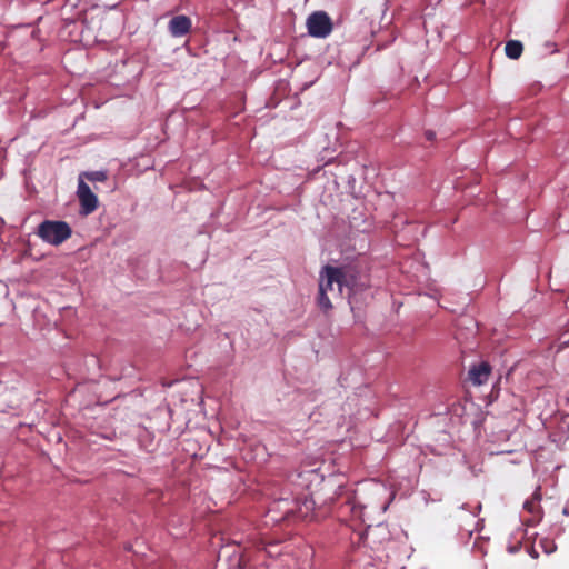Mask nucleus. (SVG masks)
<instances>
[{
	"label": "nucleus",
	"instance_id": "obj_1",
	"mask_svg": "<svg viewBox=\"0 0 569 569\" xmlns=\"http://www.w3.org/2000/svg\"><path fill=\"white\" fill-rule=\"evenodd\" d=\"M387 495L386 486L380 482L370 481L361 483L352 497L347 499L346 507L353 518L365 523L367 520H373L376 513L382 515L387 511L393 493L389 495L388 500L381 501V498Z\"/></svg>",
	"mask_w": 569,
	"mask_h": 569
},
{
	"label": "nucleus",
	"instance_id": "obj_2",
	"mask_svg": "<svg viewBox=\"0 0 569 569\" xmlns=\"http://www.w3.org/2000/svg\"><path fill=\"white\" fill-rule=\"evenodd\" d=\"M353 272L346 268L326 266L320 272L318 303L322 310L332 308L331 299L341 298L343 288L350 292L355 286Z\"/></svg>",
	"mask_w": 569,
	"mask_h": 569
},
{
	"label": "nucleus",
	"instance_id": "obj_3",
	"mask_svg": "<svg viewBox=\"0 0 569 569\" xmlns=\"http://www.w3.org/2000/svg\"><path fill=\"white\" fill-rule=\"evenodd\" d=\"M38 234L43 241L58 246L71 236V229L63 221L47 220L39 226Z\"/></svg>",
	"mask_w": 569,
	"mask_h": 569
},
{
	"label": "nucleus",
	"instance_id": "obj_4",
	"mask_svg": "<svg viewBox=\"0 0 569 569\" xmlns=\"http://www.w3.org/2000/svg\"><path fill=\"white\" fill-rule=\"evenodd\" d=\"M307 28L310 36L326 38L332 31L330 17L323 11H317L307 19Z\"/></svg>",
	"mask_w": 569,
	"mask_h": 569
},
{
	"label": "nucleus",
	"instance_id": "obj_5",
	"mask_svg": "<svg viewBox=\"0 0 569 569\" xmlns=\"http://www.w3.org/2000/svg\"><path fill=\"white\" fill-rule=\"evenodd\" d=\"M77 196L82 207L84 214L92 213L98 207V198L91 191L90 187L84 182L82 176H79Z\"/></svg>",
	"mask_w": 569,
	"mask_h": 569
},
{
	"label": "nucleus",
	"instance_id": "obj_6",
	"mask_svg": "<svg viewBox=\"0 0 569 569\" xmlns=\"http://www.w3.org/2000/svg\"><path fill=\"white\" fill-rule=\"evenodd\" d=\"M191 20L187 16H176L169 22V31L173 37H182L189 32Z\"/></svg>",
	"mask_w": 569,
	"mask_h": 569
},
{
	"label": "nucleus",
	"instance_id": "obj_7",
	"mask_svg": "<svg viewBox=\"0 0 569 569\" xmlns=\"http://www.w3.org/2000/svg\"><path fill=\"white\" fill-rule=\"evenodd\" d=\"M491 372V367L487 362H481L478 366H473L469 370V378L475 385H482L485 383Z\"/></svg>",
	"mask_w": 569,
	"mask_h": 569
},
{
	"label": "nucleus",
	"instance_id": "obj_8",
	"mask_svg": "<svg viewBox=\"0 0 569 569\" xmlns=\"http://www.w3.org/2000/svg\"><path fill=\"white\" fill-rule=\"evenodd\" d=\"M522 50V43L516 40L508 41L505 48L506 54L510 59H518L521 56Z\"/></svg>",
	"mask_w": 569,
	"mask_h": 569
},
{
	"label": "nucleus",
	"instance_id": "obj_9",
	"mask_svg": "<svg viewBox=\"0 0 569 569\" xmlns=\"http://www.w3.org/2000/svg\"><path fill=\"white\" fill-rule=\"evenodd\" d=\"M540 499H541V496H540L539 489H537V491L532 496V499L531 500H527L523 503V508L526 510H528L532 515H538L539 513V505H538V502L540 501Z\"/></svg>",
	"mask_w": 569,
	"mask_h": 569
},
{
	"label": "nucleus",
	"instance_id": "obj_10",
	"mask_svg": "<svg viewBox=\"0 0 569 569\" xmlns=\"http://www.w3.org/2000/svg\"><path fill=\"white\" fill-rule=\"evenodd\" d=\"M228 562L227 569H241L242 556L239 552H233L228 556Z\"/></svg>",
	"mask_w": 569,
	"mask_h": 569
},
{
	"label": "nucleus",
	"instance_id": "obj_11",
	"mask_svg": "<svg viewBox=\"0 0 569 569\" xmlns=\"http://www.w3.org/2000/svg\"><path fill=\"white\" fill-rule=\"evenodd\" d=\"M80 176L86 177L90 181H104L107 180V173L104 171H92V172H84Z\"/></svg>",
	"mask_w": 569,
	"mask_h": 569
},
{
	"label": "nucleus",
	"instance_id": "obj_12",
	"mask_svg": "<svg viewBox=\"0 0 569 569\" xmlns=\"http://www.w3.org/2000/svg\"><path fill=\"white\" fill-rule=\"evenodd\" d=\"M313 506H315L313 501H311V500H307V499H306V500L303 501V503H302V507H300V508H299V512H300V515H301L302 517H307V516H308V512H309L310 510H312Z\"/></svg>",
	"mask_w": 569,
	"mask_h": 569
},
{
	"label": "nucleus",
	"instance_id": "obj_13",
	"mask_svg": "<svg viewBox=\"0 0 569 569\" xmlns=\"http://www.w3.org/2000/svg\"><path fill=\"white\" fill-rule=\"evenodd\" d=\"M562 513L565 516H569V500L566 502L563 509H562Z\"/></svg>",
	"mask_w": 569,
	"mask_h": 569
},
{
	"label": "nucleus",
	"instance_id": "obj_14",
	"mask_svg": "<svg viewBox=\"0 0 569 569\" xmlns=\"http://www.w3.org/2000/svg\"><path fill=\"white\" fill-rule=\"evenodd\" d=\"M427 138H428V139H432V138H433V133L428 132V133H427Z\"/></svg>",
	"mask_w": 569,
	"mask_h": 569
},
{
	"label": "nucleus",
	"instance_id": "obj_15",
	"mask_svg": "<svg viewBox=\"0 0 569 569\" xmlns=\"http://www.w3.org/2000/svg\"><path fill=\"white\" fill-rule=\"evenodd\" d=\"M224 553H226V550H224L222 553H220V556H219V561H221V560H222V556H224Z\"/></svg>",
	"mask_w": 569,
	"mask_h": 569
}]
</instances>
